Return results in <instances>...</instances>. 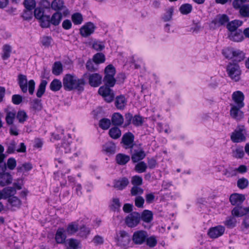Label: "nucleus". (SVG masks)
I'll return each mask as SVG.
<instances>
[{
  "mask_svg": "<svg viewBox=\"0 0 249 249\" xmlns=\"http://www.w3.org/2000/svg\"><path fill=\"white\" fill-rule=\"evenodd\" d=\"M231 107L230 114L231 117L237 121H240L243 119L244 112L241 110L242 107H238L237 106L230 105Z\"/></svg>",
  "mask_w": 249,
  "mask_h": 249,
  "instance_id": "2eb2a0df",
  "label": "nucleus"
},
{
  "mask_svg": "<svg viewBox=\"0 0 249 249\" xmlns=\"http://www.w3.org/2000/svg\"><path fill=\"white\" fill-rule=\"evenodd\" d=\"M99 126L103 129H107L110 125V121L108 119L103 118L99 122Z\"/></svg>",
  "mask_w": 249,
  "mask_h": 249,
  "instance_id": "052dcab7",
  "label": "nucleus"
},
{
  "mask_svg": "<svg viewBox=\"0 0 249 249\" xmlns=\"http://www.w3.org/2000/svg\"><path fill=\"white\" fill-rule=\"evenodd\" d=\"M236 223L237 220L234 216L227 217L224 222L225 225L230 229L235 227L236 225Z\"/></svg>",
  "mask_w": 249,
  "mask_h": 249,
  "instance_id": "ea45409f",
  "label": "nucleus"
},
{
  "mask_svg": "<svg viewBox=\"0 0 249 249\" xmlns=\"http://www.w3.org/2000/svg\"><path fill=\"white\" fill-rule=\"evenodd\" d=\"M227 71L229 76L232 80L236 82L240 80L241 71L237 64L230 63L227 66Z\"/></svg>",
  "mask_w": 249,
  "mask_h": 249,
  "instance_id": "0eeeda50",
  "label": "nucleus"
},
{
  "mask_svg": "<svg viewBox=\"0 0 249 249\" xmlns=\"http://www.w3.org/2000/svg\"><path fill=\"white\" fill-rule=\"evenodd\" d=\"M241 229L245 233L249 232V215H246L244 217L241 224Z\"/></svg>",
  "mask_w": 249,
  "mask_h": 249,
  "instance_id": "de8ad7c7",
  "label": "nucleus"
},
{
  "mask_svg": "<svg viewBox=\"0 0 249 249\" xmlns=\"http://www.w3.org/2000/svg\"><path fill=\"white\" fill-rule=\"evenodd\" d=\"M231 97L233 103L231 104L230 105L237 106L238 107H244V100L245 97L242 91L237 90L233 92Z\"/></svg>",
  "mask_w": 249,
  "mask_h": 249,
  "instance_id": "f8f14e48",
  "label": "nucleus"
},
{
  "mask_svg": "<svg viewBox=\"0 0 249 249\" xmlns=\"http://www.w3.org/2000/svg\"><path fill=\"white\" fill-rule=\"evenodd\" d=\"M134 137L131 132L125 133L122 137V142L124 145V148H132L134 142Z\"/></svg>",
  "mask_w": 249,
  "mask_h": 249,
  "instance_id": "a211bd4d",
  "label": "nucleus"
},
{
  "mask_svg": "<svg viewBox=\"0 0 249 249\" xmlns=\"http://www.w3.org/2000/svg\"><path fill=\"white\" fill-rule=\"evenodd\" d=\"M126 105V100L124 96H117L115 100V106L118 109H123Z\"/></svg>",
  "mask_w": 249,
  "mask_h": 249,
  "instance_id": "473e14b6",
  "label": "nucleus"
},
{
  "mask_svg": "<svg viewBox=\"0 0 249 249\" xmlns=\"http://www.w3.org/2000/svg\"><path fill=\"white\" fill-rule=\"evenodd\" d=\"M225 231L224 226L218 225L211 228L208 232V234L211 238H216L222 236Z\"/></svg>",
  "mask_w": 249,
  "mask_h": 249,
  "instance_id": "4468645a",
  "label": "nucleus"
},
{
  "mask_svg": "<svg viewBox=\"0 0 249 249\" xmlns=\"http://www.w3.org/2000/svg\"><path fill=\"white\" fill-rule=\"evenodd\" d=\"M63 228H59L55 234V239L57 243L63 244L64 243L66 236Z\"/></svg>",
  "mask_w": 249,
  "mask_h": 249,
  "instance_id": "bb28decb",
  "label": "nucleus"
},
{
  "mask_svg": "<svg viewBox=\"0 0 249 249\" xmlns=\"http://www.w3.org/2000/svg\"><path fill=\"white\" fill-rule=\"evenodd\" d=\"M239 13L243 17H249V4H244L239 10Z\"/></svg>",
  "mask_w": 249,
  "mask_h": 249,
  "instance_id": "0e129e2a",
  "label": "nucleus"
},
{
  "mask_svg": "<svg viewBox=\"0 0 249 249\" xmlns=\"http://www.w3.org/2000/svg\"><path fill=\"white\" fill-rule=\"evenodd\" d=\"M63 71V67L61 63L59 61L54 62L52 69V72L55 75H60Z\"/></svg>",
  "mask_w": 249,
  "mask_h": 249,
  "instance_id": "4c0bfd02",
  "label": "nucleus"
},
{
  "mask_svg": "<svg viewBox=\"0 0 249 249\" xmlns=\"http://www.w3.org/2000/svg\"><path fill=\"white\" fill-rule=\"evenodd\" d=\"M245 155L243 147H238L233 151V156L237 159L242 158Z\"/></svg>",
  "mask_w": 249,
  "mask_h": 249,
  "instance_id": "13d9d810",
  "label": "nucleus"
},
{
  "mask_svg": "<svg viewBox=\"0 0 249 249\" xmlns=\"http://www.w3.org/2000/svg\"><path fill=\"white\" fill-rule=\"evenodd\" d=\"M248 185L249 181L245 178L243 177L239 178L237 181V186L240 189H244L246 188Z\"/></svg>",
  "mask_w": 249,
  "mask_h": 249,
  "instance_id": "864d4df0",
  "label": "nucleus"
},
{
  "mask_svg": "<svg viewBox=\"0 0 249 249\" xmlns=\"http://www.w3.org/2000/svg\"><path fill=\"white\" fill-rule=\"evenodd\" d=\"M89 84L93 87L99 86L102 81V76L99 73H94L90 74L89 75Z\"/></svg>",
  "mask_w": 249,
  "mask_h": 249,
  "instance_id": "f3484780",
  "label": "nucleus"
},
{
  "mask_svg": "<svg viewBox=\"0 0 249 249\" xmlns=\"http://www.w3.org/2000/svg\"><path fill=\"white\" fill-rule=\"evenodd\" d=\"M52 8L55 11H60L65 7L62 0H53L51 4Z\"/></svg>",
  "mask_w": 249,
  "mask_h": 249,
  "instance_id": "e433bc0d",
  "label": "nucleus"
},
{
  "mask_svg": "<svg viewBox=\"0 0 249 249\" xmlns=\"http://www.w3.org/2000/svg\"><path fill=\"white\" fill-rule=\"evenodd\" d=\"M18 84L21 91L26 93L28 90L31 95L33 94L35 88V82L34 80H30L27 82V77L25 75L19 74L18 76Z\"/></svg>",
  "mask_w": 249,
  "mask_h": 249,
  "instance_id": "f03ea898",
  "label": "nucleus"
},
{
  "mask_svg": "<svg viewBox=\"0 0 249 249\" xmlns=\"http://www.w3.org/2000/svg\"><path fill=\"white\" fill-rule=\"evenodd\" d=\"M102 150L107 154H113L115 152L116 145L114 142H108L103 145Z\"/></svg>",
  "mask_w": 249,
  "mask_h": 249,
  "instance_id": "393cba45",
  "label": "nucleus"
},
{
  "mask_svg": "<svg viewBox=\"0 0 249 249\" xmlns=\"http://www.w3.org/2000/svg\"><path fill=\"white\" fill-rule=\"evenodd\" d=\"M16 117V114L13 112H9L6 116V122L8 124H12Z\"/></svg>",
  "mask_w": 249,
  "mask_h": 249,
  "instance_id": "774afa93",
  "label": "nucleus"
},
{
  "mask_svg": "<svg viewBox=\"0 0 249 249\" xmlns=\"http://www.w3.org/2000/svg\"><path fill=\"white\" fill-rule=\"evenodd\" d=\"M11 52V46L8 44L4 45L2 48V58L3 60H7L10 56Z\"/></svg>",
  "mask_w": 249,
  "mask_h": 249,
  "instance_id": "a19ab883",
  "label": "nucleus"
},
{
  "mask_svg": "<svg viewBox=\"0 0 249 249\" xmlns=\"http://www.w3.org/2000/svg\"><path fill=\"white\" fill-rule=\"evenodd\" d=\"M222 53L227 58L233 59L234 61L237 62H240L244 58V53L242 51L232 48L223 49Z\"/></svg>",
  "mask_w": 249,
  "mask_h": 249,
  "instance_id": "20e7f679",
  "label": "nucleus"
},
{
  "mask_svg": "<svg viewBox=\"0 0 249 249\" xmlns=\"http://www.w3.org/2000/svg\"><path fill=\"white\" fill-rule=\"evenodd\" d=\"M62 18V15L59 12L54 13L50 18L51 24L54 26L59 25Z\"/></svg>",
  "mask_w": 249,
  "mask_h": 249,
  "instance_id": "c9c22d12",
  "label": "nucleus"
},
{
  "mask_svg": "<svg viewBox=\"0 0 249 249\" xmlns=\"http://www.w3.org/2000/svg\"><path fill=\"white\" fill-rule=\"evenodd\" d=\"M143 122V120L142 118L140 115H136L133 117L132 124L136 126H141Z\"/></svg>",
  "mask_w": 249,
  "mask_h": 249,
  "instance_id": "338daca9",
  "label": "nucleus"
},
{
  "mask_svg": "<svg viewBox=\"0 0 249 249\" xmlns=\"http://www.w3.org/2000/svg\"><path fill=\"white\" fill-rule=\"evenodd\" d=\"M87 69L90 71H94L98 70V65L90 59L86 63Z\"/></svg>",
  "mask_w": 249,
  "mask_h": 249,
  "instance_id": "5fc2aeb1",
  "label": "nucleus"
},
{
  "mask_svg": "<svg viewBox=\"0 0 249 249\" xmlns=\"http://www.w3.org/2000/svg\"><path fill=\"white\" fill-rule=\"evenodd\" d=\"M121 131L117 127L111 128L109 131V135L110 137L114 139H117L121 136Z\"/></svg>",
  "mask_w": 249,
  "mask_h": 249,
  "instance_id": "c03bdc74",
  "label": "nucleus"
},
{
  "mask_svg": "<svg viewBox=\"0 0 249 249\" xmlns=\"http://www.w3.org/2000/svg\"><path fill=\"white\" fill-rule=\"evenodd\" d=\"M6 153L11 154L17 152L18 153H24L26 151V146L23 142L19 144V147L17 148V143L14 140H12L9 142L6 143Z\"/></svg>",
  "mask_w": 249,
  "mask_h": 249,
  "instance_id": "423d86ee",
  "label": "nucleus"
},
{
  "mask_svg": "<svg viewBox=\"0 0 249 249\" xmlns=\"http://www.w3.org/2000/svg\"><path fill=\"white\" fill-rule=\"evenodd\" d=\"M24 4L26 9L29 10L28 12L31 15V10H33L36 7L35 0H24Z\"/></svg>",
  "mask_w": 249,
  "mask_h": 249,
  "instance_id": "4d7b16f0",
  "label": "nucleus"
},
{
  "mask_svg": "<svg viewBox=\"0 0 249 249\" xmlns=\"http://www.w3.org/2000/svg\"><path fill=\"white\" fill-rule=\"evenodd\" d=\"M79 226V220L72 222L68 224L66 232L68 235H73L78 232Z\"/></svg>",
  "mask_w": 249,
  "mask_h": 249,
  "instance_id": "4be33fe9",
  "label": "nucleus"
},
{
  "mask_svg": "<svg viewBox=\"0 0 249 249\" xmlns=\"http://www.w3.org/2000/svg\"><path fill=\"white\" fill-rule=\"evenodd\" d=\"M90 231V229L83 224L79 226V230L77 232V235L80 237L87 238Z\"/></svg>",
  "mask_w": 249,
  "mask_h": 249,
  "instance_id": "7c9ffc66",
  "label": "nucleus"
},
{
  "mask_svg": "<svg viewBox=\"0 0 249 249\" xmlns=\"http://www.w3.org/2000/svg\"><path fill=\"white\" fill-rule=\"evenodd\" d=\"M71 150L70 142H68L67 143L63 142L59 148V150L61 153H68L71 152Z\"/></svg>",
  "mask_w": 249,
  "mask_h": 249,
  "instance_id": "e2e57ef3",
  "label": "nucleus"
},
{
  "mask_svg": "<svg viewBox=\"0 0 249 249\" xmlns=\"http://www.w3.org/2000/svg\"><path fill=\"white\" fill-rule=\"evenodd\" d=\"M131 182L133 186H140L142 184V178L139 176L135 175L132 177Z\"/></svg>",
  "mask_w": 249,
  "mask_h": 249,
  "instance_id": "680f3d73",
  "label": "nucleus"
},
{
  "mask_svg": "<svg viewBox=\"0 0 249 249\" xmlns=\"http://www.w3.org/2000/svg\"><path fill=\"white\" fill-rule=\"evenodd\" d=\"M47 83V81L45 80L41 81L38 86L36 92V96L37 97H41L43 94L44 93Z\"/></svg>",
  "mask_w": 249,
  "mask_h": 249,
  "instance_id": "58836bf2",
  "label": "nucleus"
},
{
  "mask_svg": "<svg viewBox=\"0 0 249 249\" xmlns=\"http://www.w3.org/2000/svg\"><path fill=\"white\" fill-rule=\"evenodd\" d=\"M229 21V18L227 15L219 14L211 21L210 27L211 28H216L221 26L227 24Z\"/></svg>",
  "mask_w": 249,
  "mask_h": 249,
  "instance_id": "9d476101",
  "label": "nucleus"
},
{
  "mask_svg": "<svg viewBox=\"0 0 249 249\" xmlns=\"http://www.w3.org/2000/svg\"><path fill=\"white\" fill-rule=\"evenodd\" d=\"M115 74V69L111 65H108L105 69V77L104 81L105 85L110 87H113L116 83V80L114 78Z\"/></svg>",
  "mask_w": 249,
  "mask_h": 249,
  "instance_id": "39448f33",
  "label": "nucleus"
},
{
  "mask_svg": "<svg viewBox=\"0 0 249 249\" xmlns=\"http://www.w3.org/2000/svg\"><path fill=\"white\" fill-rule=\"evenodd\" d=\"M157 243L158 241L156 237L152 235L150 237L147 236L145 243L149 248H154L157 245Z\"/></svg>",
  "mask_w": 249,
  "mask_h": 249,
  "instance_id": "a18cd8bd",
  "label": "nucleus"
},
{
  "mask_svg": "<svg viewBox=\"0 0 249 249\" xmlns=\"http://www.w3.org/2000/svg\"><path fill=\"white\" fill-rule=\"evenodd\" d=\"M96 29V26L91 22H88L80 29V34L83 37H88L92 34Z\"/></svg>",
  "mask_w": 249,
  "mask_h": 249,
  "instance_id": "ddd939ff",
  "label": "nucleus"
},
{
  "mask_svg": "<svg viewBox=\"0 0 249 249\" xmlns=\"http://www.w3.org/2000/svg\"><path fill=\"white\" fill-rule=\"evenodd\" d=\"M53 39L51 36H44L41 38V43L45 48H49L51 46Z\"/></svg>",
  "mask_w": 249,
  "mask_h": 249,
  "instance_id": "603ef678",
  "label": "nucleus"
},
{
  "mask_svg": "<svg viewBox=\"0 0 249 249\" xmlns=\"http://www.w3.org/2000/svg\"><path fill=\"white\" fill-rule=\"evenodd\" d=\"M243 24V21L240 20H234L231 22H228L227 24V28L230 31V33L234 31H237L238 27L241 26Z\"/></svg>",
  "mask_w": 249,
  "mask_h": 249,
  "instance_id": "a878e982",
  "label": "nucleus"
},
{
  "mask_svg": "<svg viewBox=\"0 0 249 249\" xmlns=\"http://www.w3.org/2000/svg\"><path fill=\"white\" fill-rule=\"evenodd\" d=\"M110 86L107 85L101 87L98 90V93L102 96L105 100L108 103L112 102L114 99V93L109 88Z\"/></svg>",
  "mask_w": 249,
  "mask_h": 249,
  "instance_id": "9b49d317",
  "label": "nucleus"
},
{
  "mask_svg": "<svg viewBox=\"0 0 249 249\" xmlns=\"http://www.w3.org/2000/svg\"><path fill=\"white\" fill-rule=\"evenodd\" d=\"M85 85V80L84 78H78L73 74H67L63 78L64 89L67 91H71L73 89L83 91Z\"/></svg>",
  "mask_w": 249,
  "mask_h": 249,
  "instance_id": "f257e3e1",
  "label": "nucleus"
},
{
  "mask_svg": "<svg viewBox=\"0 0 249 249\" xmlns=\"http://www.w3.org/2000/svg\"><path fill=\"white\" fill-rule=\"evenodd\" d=\"M93 60L95 63H96L98 65L100 63H102L105 62V56L102 53H97L93 56Z\"/></svg>",
  "mask_w": 249,
  "mask_h": 249,
  "instance_id": "6e6d98bb",
  "label": "nucleus"
},
{
  "mask_svg": "<svg viewBox=\"0 0 249 249\" xmlns=\"http://www.w3.org/2000/svg\"><path fill=\"white\" fill-rule=\"evenodd\" d=\"M130 160V157L124 154H118L116 156V160L119 165H124Z\"/></svg>",
  "mask_w": 249,
  "mask_h": 249,
  "instance_id": "2f4dec72",
  "label": "nucleus"
},
{
  "mask_svg": "<svg viewBox=\"0 0 249 249\" xmlns=\"http://www.w3.org/2000/svg\"><path fill=\"white\" fill-rule=\"evenodd\" d=\"M192 6L189 3L183 4L179 8L180 13L183 15H187L191 12L192 10Z\"/></svg>",
  "mask_w": 249,
  "mask_h": 249,
  "instance_id": "49530a36",
  "label": "nucleus"
},
{
  "mask_svg": "<svg viewBox=\"0 0 249 249\" xmlns=\"http://www.w3.org/2000/svg\"><path fill=\"white\" fill-rule=\"evenodd\" d=\"M247 131L243 125H238L231 135V139L235 143L244 142L246 140Z\"/></svg>",
  "mask_w": 249,
  "mask_h": 249,
  "instance_id": "7ed1b4c3",
  "label": "nucleus"
},
{
  "mask_svg": "<svg viewBox=\"0 0 249 249\" xmlns=\"http://www.w3.org/2000/svg\"><path fill=\"white\" fill-rule=\"evenodd\" d=\"M62 84L61 81L58 79H53L50 85V89L53 91H58L62 88Z\"/></svg>",
  "mask_w": 249,
  "mask_h": 249,
  "instance_id": "72a5a7b5",
  "label": "nucleus"
},
{
  "mask_svg": "<svg viewBox=\"0 0 249 249\" xmlns=\"http://www.w3.org/2000/svg\"><path fill=\"white\" fill-rule=\"evenodd\" d=\"M130 193L132 196L141 195L143 193V190L140 186H133L131 189Z\"/></svg>",
  "mask_w": 249,
  "mask_h": 249,
  "instance_id": "bf43d9fd",
  "label": "nucleus"
},
{
  "mask_svg": "<svg viewBox=\"0 0 249 249\" xmlns=\"http://www.w3.org/2000/svg\"><path fill=\"white\" fill-rule=\"evenodd\" d=\"M148 236V234L146 231L138 230L133 233L132 240L134 244L141 245L145 243V240Z\"/></svg>",
  "mask_w": 249,
  "mask_h": 249,
  "instance_id": "6e6552de",
  "label": "nucleus"
},
{
  "mask_svg": "<svg viewBox=\"0 0 249 249\" xmlns=\"http://www.w3.org/2000/svg\"><path fill=\"white\" fill-rule=\"evenodd\" d=\"M8 206L12 210H16L20 208L21 205L20 200L17 196H12L8 198Z\"/></svg>",
  "mask_w": 249,
  "mask_h": 249,
  "instance_id": "b1692460",
  "label": "nucleus"
},
{
  "mask_svg": "<svg viewBox=\"0 0 249 249\" xmlns=\"http://www.w3.org/2000/svg\"><path fill=\"white\" fill-rule=\"evenodd\" d=\"M71 20L74 25H80L83 21V17L81 13L77 12L72 15Z\"/></svg>",
  "mask_w": 249,
  "mask_h": 249,
  "instance_id": "37998d69",
  "label": "nucleus"
},
{
  "mask_svg": "<svg viewBox=\"0 0 249 249\" xmlns=\"http://www.w3.org/2000/svg\"><path fill=\"white\" fill-rule=\"evenodd\" d=\"M13 178L11 175L9 173L3 172L0 173V185L4 186L10 184Z\"/></svg>",
  "mask_w": 249,
  "mask_h": 249,
  "instance_id": "5701e85b",
  "label": "nucleus"
},
{
  "mask_svg": "<svg viewBox=\"0 0 249 249\" xmlns=\"http://www.w3.org/2000/svg\"><path fill=\"white\" fill-rule=\"evenodd\" d=\"M40 26L43 28H48L51 24L50 17L49 16H44L40 19Z\"/></svg>",
  "mask_w": 249,
  "mask_h": 249,
  "instance_id": "3c124183",
  "label": "nucleus"
},
{
  "mask_svg": "<svg viewBox=\"0 0 249 249\" xmlns=\"http://www.w3.org/2000/svg\"><path fill=\"white\" fill-rule=\"evenodd\" d=\"M147 165L144 161H141L136 164L135 166V171L139 173H142L145 172Z\"/></svg>",
  "mask_w": 249,
  "mask_h": 249,
  "instance_id": "8fccbe9b",
  "label": "nucleus"
},
{
  "mask_svg": "<svg viewBox=\"0 0 249 249\" xmlns=\"http://www.w3.org/2000/svg\"><path fill=\"white\" fill-rule=\"evenodd\" d=\"M141 220V214L138 212H132L125 218V223L129 228L136 227Z\"/></svg>",
  "mask_w": 249,
  "mask_h": 249,
  "instance_id": "1a4fd4ad",
  "label": "nucleus"
},
{
  "mask_svg": "<svg viewBox=\"0 0 249 249\" xmlns=\"http://www.w3.org/2000/svg\"><path fill=\"white\" fill-rule=\"evenodd\" d=\"M128 179L126 177L120 178L115 180L113 183V187L119 190L124 189L129 184Z\"/></svg>",
  "mask_w": 249,
  "mask_h": 249,
  "instance_id": "6ab92c4d",
  "label": "nucleus"
},
{
  "mask_svg": "<svg viewBox=\"0 0 249 249\" xmlns=\"http://www.w3.org/2000/svg\"><path fill=\"white\" fill-rule=\"evenodd\" d=\"M232 216L241 217L245 214V208L242 207H235L231 211Z\"/></svg>",
  "mask_w": 249,
  "mask_h": 249,
  "instance_id": "79ce46f5",
  "label": "nucleus"
},
{
  "mask_svg": "<svg viewBox=\"0 0 249 249\" xmlns=\"http://www.w3.org/2000/svg\"><path fill=\"white\" fill-rule=\"evenodd\" d=\"M146 155L142 149L134 150V153L132 155L131 159L133 162H137L142 160Z\"/></svg>",
  "mask_w": 249,
  "mask_h": 249,
  "instance_id": "cd10ccee",
  "label": "nucleus"
},
{
  "mask_svg": "<svg viewBox=\"0 0 249 249\" xmlns=\"http://www.w3.org/2000/svg\"><path fill=\"white\" fill-rule=\"evenodd\" d=\"M16 118L19 123L23 124L27 120L28 115L24 110H19L17 113Z\"/></svg>",
  "mask_w": 249,
  "mask_h": 249,
  "instance_id": "09e8293b",
  "label": "nucleus"
},
{
  "mask_svg": "<svg viewBox=\"0 0 249 249\" xmlns=\"http://www.w3.org/2000/svg\"><path fill=\"white\" fill-rule=\"evenodd\" d=\"M111 121L112 124L115 125H121L124 122V118L120 113H115L112 116Z\"/></svg>",
  "mask_w": 249,
  "mask_h": 249,
  "instance_id": "f704fd0d",
  "label": "nucleus"
},
{
  "mask_svg": "<svg viewBox=\"0 0 249 249\" xmlns=\"http://www.w3.org/2000/svg\"><path fill=\"white\" fill-rule=\"evenodd\" d=\"M131 241V238L129 234L124 231H121L119 232V236L118 238V244L119 246L126 247L128 246Z\"/></svg>",
  "mask_w": 249,
  "mask_h": 249,
  "instance_id": "dca6fc26",
  "label": "nucleus"
},
{
  "mask_svg": "<svg viewBox=\"0 0 249 249\" xmlns=\"http://www.w3.org/2000/svg\"><path fill=\"white\" fill-rule=\"evenodd\" d=\"M245 2L244 0H233L232 4L235 9L240 10L244 5Z\"/></svg>",
  "mask_w": 249,
  "mask_h": 249,
  "instance_id": "69168bd1",
  "label": "nucleus"
},
{
  "mask_svg": "<svg viewBox=\"0 0 249 249\" xmlns=\"http://www.w3.org/2000/svg\"><path fill=\"white\" fill-rule=\"evenodd\" d=\"M228 37L231 40L234 42H241L244 39L242 31L241 30L230 33L228 35Z\"/></svg>",
  "mask_w": 249,
  "mask_h": 249,
  "instance_id": "412c9836",
  "label": "nucleus"
},
{
  "mask_svg": "<svg viewBox=\"0 0 249 249\" xmlns=\"http://www.w3.org/2000/svg\"><path fill=\"white\" fill-rule=\"evenodd\" d=\"M141 219L145 223H149L153 220V213L149 210H144L141 215Z\"/></svg>",
  "mask_w": 249,
  "mask_h": 249,
  "instance_id": "c756f323",
  "label": "nucleus"
},
{
  "mask_svg": "<svg viewBox=\"0 0 249 249\" xmlns=\"http://www.w3.org/2000/svg\"><path fill=\"white\" fill-rule=\"evenodd\" d=\"M3 199H6L13 196L16 193V190L14 187H8L1 191Z\"/></svg>",
  "mask_w": 249,
  "mask_h": 249,
  "instance_id": "c85d7f7f",
  "label": "nucleus"
},
{
  "mask_svg": "<svg viewBox=\"0 0 249 249\" xmlns=\"http://www.w3.org/2000/svg\"><path fill=\"white\" fill-rule=\"evenodd\" d=\"M245 200L244 195L234 193L231 194L230 197V201L232 205H239Z\"/></svg>",
  "mask_w": 249,
  "mask_h": 249,
  "instance_id": "aec40b11",
  "label": "nucleus"
}]
</instances>
